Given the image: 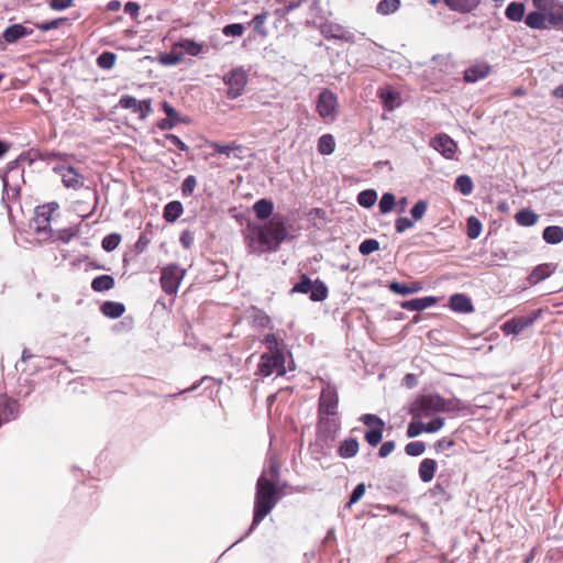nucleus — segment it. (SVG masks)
<instances>
[{"label":"nucleus","mask_w":563,"mask_h":563,"mask_svg":"<svg viewBox=\"0 0 563 563\" xmlns=\"http://www.w3.org/2000/svg\"><path fill=\"white\" fill-rule=\"evenodd\" d=\"M280 467L277 462H271L256 482L253 520L247 533L254 530L264 518L271 514L276 504L284 496L283 486L279 485Z\"/></svg>","instance_id":"f257e3e1"},{"label":"nucleus","mask_w":563,"mask_h":563,"mask_svg":"<svg viewBox=\"0 0 563 563\" xmlns=\"http://www.w3.org/2000/svg\"><path fill=\"white\" fill-rule=\"evenodd\" d=\"M249 246L260 253L275 252L288 239L286 218L275 213L267 223L249 227Z\"/></svg>","instance_id":"f03ea898"},{"label":"nucleus","mask_w":563,"mask_h":563,"mask_svg":"<svg viewBox=\"0 0 563 563\" xmlns=\"http://www.w3.org/2000/svg\"><path fill=\"white\" fill-rule=\"evenodd\" d=\"M550 4L543 12H529L525 24L532 30L543 31L551 27L563 32V2L550 0Z\"/></svg>","instance_id":"7ed1b4c3"},{"label":"nucleus","mask_w":563,"mask_h":563,"mask_svg":"<svg viewBox=\"0 0 563 563\" xmlns=\"http://www.w3.org/2000/svg\"><path fill=\"white\" fill-rule=\"evenodd\" d=\"M21 159H23L22 155L7 164L3 175L2 200H13L20 196L21 186L24 183V169L20 166Z\"/></svg>","instance_id":"20e7f679"},{"label":"nucleus","mask_w":563,"mask_h":563,"mask_svg":"<svg viewBox=\"0 0 563 563\" xmlns=\"http://www.w3.org/2000/svg\"><path fill=\"white\" fill-rule=\"evenodd\" d=\"M439 394H427L416 398L410 408L413 417H430L438 412L451 411L453 408Z\"/></svg>","instance_id":"39448f33"},{"label":"nucleus","mask_w":563,"mask_h":563,"mask_svg":"<svg viewBox=\"0 0 563 563\" xmlns=\"http://www.w3.org/2000/svg\"><path fill=\"white\" fill-rule=\"evenodd\" d=\"M357 420L365 427L364 441L371 448H376L383 440L386 422L375 413L361 415Z\"/></svg>","instance_id":"423d86ee"},{"label":"nucleus","mask_w":563,"mask_h":563,"mask_svg":"<svg viewBox=\"0 0 563 563\" xmlns=\"http://www.w3.org/2000/svg\"><path fill=\"white\" fill-rule=\"evenodd\" d=\"M290 292L308 295L312 301H323L328 297V287L319 278L312 280L307 274H302L299 282L292 286Z\"/></svg>","instance_id":"0eeeda50"},{"label":"nucleus","mask_w":563,"mask_h":563,"mask_svg":"<svg viewBox=\"0 0 563 563\" xmlns=\"http://www.w3.org/2000/svg\"><path fill=\"white\" fill-rule=\"evenodd\" d=\"M222 80L229 87L225 97L229 100H235L243 95L247 85V71L242 66L234 67L223 75Z\"/></svg>","instance_id":"6e6552de"},{"label":"nucleus","mask_w":563,"mask_h":563,"mask_svg":"<svg viewBox=\"0 0 563 563\" xmlns=\"http://www.w3.org/2000/svg\"><path fill=\"white\" fill-rule=\"evenodd\" d=\"M186 271L180 268L177 264H168L161 271V287L167 295H173L178 291L179 285L185 277Z\"/></svg>","instance_id":"1a4fd4ad"},{"label":"nucleus","mask_w":563,"mask_h":563,"mask_svg":"<svg viewBox=\"0 0 563 563\" xmlns=\"http://www.w3.org/2000/svg\"><path fill=\"white\" fill-rule=\"evenodd\" d=\"M275 372L277 375H284L286 373L284 353L262 354L257 365L256 375L268 377Z\"/></svg>","instance_id":"9d476101"},{"label":"nucleus","mask_w":563,"mask_h":563,"mask_svg":"<svg viewBox=\"0 0 563 563\" xmlns=\"http://www.w3.org/2000/svg\"><path fill=\"white\" fill-rule=\"evenodd\" d=\"M542 314V309H536L527 316L514 317L507 319L500 330L505 335H518L525 329L531 327Z\"/></svg>","instance_id":"9b49d317"},{"label":"nucleus","mask_w":563,"mask_h":563,"mask_svg":"<svg viewBox=\"0 0 563 563\" xmlns=\"http://www.w3.org/2000/svg\"><path fill=\"white\" fill-rule=\"evenodd\" d=\"M316 111L324 122H332L338 114V98L329 89H323L316 102Z\"/></svg>","instance_id":"f8f14e48"},{"label":"nucleus","mask_w":563,"mask_h":563,"mask_svg":"<svg viewBox=\"0 0 563 563\" xmlns=\"http://www.w3.org/2000/svg\"><path fill=\"white\" fill-rule=\"evenodd\" d=\"M339 429L340 421L338 415L318 416V439L324 442L325 445L329 446L335 440V435Z\"/></svg>","instance_id":"ddd939ff"},{"label":"nucleus","mask_w":563,"mask_h":563,"mask_svg":"<svg viewBox=\"0 0 563 563\" xmlns=\"http://www.w3.org/2000/svg\"><path fill=\"white\" fill-rule=\"evenodd\" d=\"M53 170L62 177L63 185L66 188L78 190L85 185L84 175L70 165H57Z\"/></svg>","instance_id":"4468645a"},{"label":"nucleus","mask_w":563,"mask_h":563,"mask_svg":"<svg viewBox=\"0 0 563 563\" xmlns=\"http://www.w3.org/2000/svg\"><path fill=\"white\" fill-rule=\"evenodd\" d=\"M431 146L445 159H453L457 151L456 142L445 133L437 134L431 141Z\"/></svg>","instance_id":"2eb2a0df"},{"label":"nucleus","mask_w":563,"mask_h":563,"mask_svg":"<svg viewBox=\"0 0 563 563\" xmlns=\"http://www.w3.org/2000/svg\"><path fill=\"white\" fill-rule=\"evenodd\" d=\"M338 394L336 390L330 386L322 389L319 398L318 416L338 415Z\"/></svg>","instance_id":"dca6fc26"},{"label":"nucleus","mask_w":563,"mask_h":563,"mask_svg":"<svg viewBox=\"0 0 563 563\" xmlns=\"http://www.w3.org/2000/svg\"><path fill=\"white\" fill-rule=\"evenodd\" d=\"M450 486V479L440 474L435 485L429 489V495L435 500V504L449 503L452 499V494L449 492Z\"/></svg>","instance_id":"f3484780"},{"label":"nucleus","mask_w":563,"mask_h":563,"mask_svg":"<svg viewBox=\"0 0 563 563\" xmlns=\"http://www.w3.org/2000/svg\"><path fill=\"white\" fill-rule=\"evenodd\" d=\"M56 208H58V205L56 202L37 208L35 217L33 218V223L35 225L34 228L37 233L45 232L49 228L52 212Z\"/></svg>","instance_id":"a211bd4d"},{"label":"nucleus","mask_w":563,"mask_h":563,"mask_svg":"<svg viewBox=\"0 0 563 563\" xmlns=\"http://www.w3.org/2000/svg\"><path fill=\"white\" fill-rule=\"evenodd\" d=\"M161 108L166 114V118L159 120L157 122V128L162 131H169L174 129L178 123H180L181 115L180 113L167 101H163L161 103Z\"/></svg>","instance_id":"6ab92c4d"},{"label":"nucleus","mask_w":563,"mask_h":563,"mask_svg":"<svg viewBox=\"0 0 563 563\" xmlns=\"http://www.w3.org/2000/svg\"><path fill=\"white\" fill-rule=\"evenodd\" d=\"M492 70V66L485 62L468 66L463 73L465 82L474 84L486 78Z\"/></svg>","instance_id":"aec40b11"},{"label":"nucleus","mask_w":563,"mask_h":563,"mask_svg":"<svg viewBox=\"0 0 563 563\" xmlns=\"http://www.w3.org/2000/svg\"><path fill=\"white\" fill-rule=\"evenodd\" d=\"M449 308L457 313H471L474 311L472 299L463 292H456L450 296Z\"/></svg>","instance_id":"412c9836"},{"label":"nucleus","mask_w":563,"mask_h":563,"mask_svg":"<svg viewBox=\"0 0 563 563\" xmlns=\"http://www.w3.org/2000/svg\"><path fill=\"white\" fill-rule=\"evenodd\" d=\"M439 298L435 296L417 297L400 302L402 309L409 311H422L438 303Z\"/></svg>","instance_id":"4be33fe9"},{"label":"nucleus","mask_w":563,"mask_h":563,"mask_svg":"<svg viewBox=\"0 0 563 563\" xmlns=\"http://www.w3.org/2000/svg\"><path fill=\"white\" fill-rule=\"evenodd\" d=\"M377 96L382 106L387 111H393L399 106L400 95L391 86H384L378 88Z\"/></svg>","instance_id":"5701e85b"},{"label":"nucleus","mask_w":563,"mask_h":563,"mask_svg":"<svg viewBox=\"0 0 563 563\" xmlns=\"http://www.w3.org/2000/svg\"><path fill=\"white\" fill-rule=\"evenodd\" d=\"M387 288L396 295L408 296L411 294L419 292L423 289L420 282H413L411 284L400 283L398 280H391L388 283Z\"/></svg>","instance_id":"b1692460"},{"label":"nucleus","mask_w":563,"mask_h":563,"mask_svg":"<svg viewBox=\"0 0 563 563\" xmlns=\"http://www.w3.org/2000/svg\"><path fill=\"white\" fill-rule=\"evenodd\" d=\"M444 4L454 12L462 14L471 13L478 8L482 0H442Z\"/></svg>","instance_id":"393cba45"},{"label":"nucleus","mask_w":563,"mask_h":563,"mask_svg":"<svg viewBox=\"0 0 563 563\" xmlns=\"http://www.w3.org/2000/svg\"><path fill=\"white\" fill-rule=\"evenodd\" d=\"M438 470V463L433 459H423L418 468L419 478L422 483H429L434 478Z\"/></svg>","instance_id":"a878e982"},{"label":"nucleus","mask_w":563,"mask_h":563,"mask_svg":"<svg viewBox=\"0 0 563 563\" xmlns=\"http://www.w3.org/2000/svg\"><path fill=\"white\" fill-rule=\"evenodd\" d=\"M526 5L521 1H511L505 10V16L511 22H520L526 19Z\"/></svg>","instance_id":"bb28decb"},{"label":"nucleus","mask_w":563,"mask_h":563,"mask_svg":"<svg viewBox=\"0 0 563 563\" xmlns=\"http://www.w3.org/2000/svg\"><path fill=\"white\" fill-rule=\"evenodd\" d=\"M542 239L547 244L556 245L563 241V227L548 225L542 231Z\"/></svg>","instance_id":"cd10ccee"},{"label":"nucleus","mask_w":563,"mask_h":563,"mask_svg":"<svg viewBox=\"0 0 563 563\" xmlns=\"http://www.w3.org/2000/svg\"><path fill=\"white\" fill-rule=\"evenodd\" d=\"M517 224L521 227H532L539 220V214L530 208H521L515 214Z\"/></svg>","instance_id":"c85d7f7f"},{"label":"nucleus","mask_w":563,"mask_h":563,"mask_svg":"<svg viewBox=\"0 0 563 563\" xmlns=\"http://www.w3.org/2000/svg\"><path fill=\"white\" fill-rule=\"evenodd\" d=\"M253 210L260 220L271 219L274 216V203L272 200L263 198L254 203Z\"/></svg>","instance_id":"c756f323"},{"label":"nucleus","mask_w":563,"mask_h":563,"mask_svg":"<svg viewBox=\"0 0 563 563\" xmlns=\"http://www.w3.org/2000/svg\"><path fill=\"white\" fill-rule=\"evenodd\" d=\"M184 212L183 203L178 200L169 201L163 210V218L166 222H175Z\"/></svg>","instance_id":"7c9ffc66"},{"label":"nucleus","mask_w":563,"mask_h":563,"mask_svg":"<svg viewBox=\"0 0 563 563\" xmlns=\"http://www.w3.org/2000/svg\"><path fill=\"white\" fill-rule=\"evenodd\" d=\"M100 310L103 316L110 319H118L124 313L125 306L118 301L108 300L100 306Z\"/></svg>","instance_id":"2f4dec72"},{"label":"nucleus","mask_w":563,"mask_h":563,"mask_svg":"<svg viewBox=\"0 0 563 563\" xmlns=\"http://www.w3.org/2000/svg\"><path fill=\"white\" fill-rule=\"evenodd\" d=\"M175 48H180L183 54L198 56L203 49V44L191 38H184L175 44Z\"/></svg>","instance_id":"473e14b6"},{"label":"nucleus","mask_w":563,"mask_h":563,"mask_svg":"<svg viewBox=\"0 0 563 563\" xmlns=\"http://www.w3.org/2000/svg\"><path fill=\"white\" fill-rule=\"evenodd\" d=\"M454 189L463 196H470L474 189L473 179L466 174L459 175L454 181Z\"/></svg>","instance_id":"72a5a7b5"},{"label":"nucleus","mask_w":563,"mask_h":563,"mask_svg":"<svg viewBox=\"0 0 563 563\" xmlns=\"http://www.w3.org/2000/svg\"><path fill=\"white\" fill-rule=\"evenodd\" d=\"M114 284V278L111 275H100L92 279L91 288L96 292H102L112 289Z\"/></svg>","instance_id":"f704fd0d"},{"label":"nucleus","mask_w":563,"mask_h":563,"mask_svg":"<svg viewBox=\"0 0 563 563\" xmlns=\"http://www.w3.org/2000/svg\"><path fill=\"white\" fill-rule=\"evenodd\" d=\"M378 195L377 191L373 188L364 189L357 194L356 200L357 203L365 208H372L377 201Z\"/></svg>","instance_id":"c9c22d12"},{"label":"nucleus","mask_w":563,"mask_h":563,"mask_svg":"<svg viewBox=\"0 0 563 563\" xmlns=\"http://www.w3.org/2000/svg\"><path fill=\"white\" fill-rule=\"evenodd\" d=\"M262 343L268 350L267 353H284L283 345L284 340L279 338L276 333H268L264 336Z\"/></svg>","instance_id":"e433bc0d"},{"label":"nucleus","mask_w":563,"mask_h":563,"mask_svg":"<svg viewBox=\"0 0 563 563\" xmlns=\"http://www.w3.org/2000/svg\"><path fill=\"white\" fill-rule=\"evenodd\" d=\"M549 267L548 264L536 266L528 276L529 284L537 285L547 279L552 273Z\"/></svg>","instance_id":"4c0bfd02"},{"label":"nucleus","mask_w":563,"mask_h":563,"mask_svg":"<svg viewBox=\"0 0 563 563\" xmlns=\"http://www.w3.org/2000/svg\"><path fill=\"white\" fill-rule=\"evenodd\" d=\"M397 206L396 196L390 192H384L378 201V209L380 214H387L391 212Z\"/></svg>","instance_id":"58836bf2"},{"label":"nucleus","mask_w":563,"mask_h":563,"mask_svg":"<svg viewBox=\"0 0 563 563\" xmlns=\"http://www.w3.org/2000/svg\"><path fill=\"white\" fill-rule=\"evenodd\" d=\"M400 0H380L376 5V12L379 15H389L399 10Z\"/></svg>","instance_id":"ea45409f"},{"label":"nucleus","mask_w":563,"mask_h":563,"mask_svg":"<svg viewBox=\"0 0 563 563\" xmlns=\"http://www.w3.org/2000/svg\"><path fill=\"white\" fill-rule=\"evenodd\" d=\"M268 13L266 11H262L261 13L253 16L252 21L250 22V25L253 26L254 31L263 36L266 37L268 35V30L265 27V22L267 21Z\"/></svg>","instance_id":"a19ab883"},{"label":"nucleus","mask_w":563,"mask_h":563,"mask_svg":"<svg viewBox=\"0 0 563 563\" xmlns=\"http://www.w3.org/2000/svg\"><path fill=\"white\" fill-rule=\"evenodd\" d=\"M482 222L481 220L475 216H470L466 219V235L471 240L477 239L482 233Z\"/></svg>","instance_id":"79ce46f5"},{"label":"nucleus","mask_w":563,"mask_h":563,"mask_svg":"<svg viewBox=\"0 0 563 563\" xmlns=\"http://www.w3.org/2000/svg\"><path fill=\"white\" fill-rule=\"evenodd\" d=\"M18 413V404L12 400H4L0 402V417L5 421L15 419Z\"/></svg>","instance_id":"37998d69"},{"label":"nucleus","mask_w":563,"mask_h":563,"mask_svg":"<svg viewBox=\"0 0 563 563\" xmlns=\"http://www.w3.org/2000/svg\"><path fill=\"white\" fill-rule=\"evenodd\" d=\"M318 152L322 155H330L334 152L335 142L331 134H323L318 140Z\"/></svg>","instance_id":"c03bdc74"},{"label":"nucleus","mask_w":563,"mask_h":563,"mask_svg":"<svg viewBox=\"0 0 563 563\" xmlns=\"http://www.w3.org/2000/svg\"><path fill=\"white\" fill-rule=\"evenodd\" d=\"M183 59V53L176 52L174 47L170 52L163 53L158 55V62L164 66H175L178 65Z\"/></svg>","instance_id":"a18cd8bd"},{"label":"nucleus","mask_w":563,"mask_h":563,"mask_svg":"<svg viewBox=\"0 0 563 563\" xmlns=\"http://www.w3.org/2000/svg\"><path fill=\"white\" fill-rule=\"evenodd\" d=\"M21 24H11L2 33L1 37L4 42L12 44L22 38Z\"/></svg>","instance_id":"49530a36"},{"label":"nucleus","mask_w":563,"mask_h":563,"mask_svg":"<svg viewBox=\"0 0 563 563\" xmlns=\"http://www.w3.org/2000/svg\"><path fill=\"white\" fill-rule=\"evenodd\" d=\"M428 206H429V203L427 200L419 199L409 210L410 218L415 222L421 220L428 210Z\"/></svg>","instance_id":"de8ad7c7"},{"label":"nucleus","mask_w":563,"mask_h":563,"mask_svg":"<svg viewBox=\"0 0 563 563\" xmlns=\"http://www.w3.org/2000/svg\"><path fill=\"white\" fill-rule=\"evenodd\" d=\"M115 60H117V55L112 52L106 51V52H102L97 57L96 62H97L98 67H100L102 69H111L114 66Z\"/></svg>","instance_id":"09e8293b"},{"label":"nucleus","mask_w":563,"mask_h":563,"mask_svg":"<svg viewBox=\"0 0 563 563\" xmlns=\"http://www.w3.org/2000/svg\"><path fill=\"white\" fill-rule=\"evenodd\" d=\"M121 242V235L119 233H110L107 234L102 241L101 246L106 252L114 251Z\"/></svg>","instance_id":"8fccbe9b"},{"label":"nucleus","mask_w":563,"mask_h":563,"mask_svg":"<svg viewBox=\"0 0 563 563\" xmlns=\"http://www.w3.org/2000/svg\"><path fill=\"white\" fill-rule=\"evenodd\" d=\"M426 443L423 441H411L406 444L405 453L408 456L417 457L424 453Z\"/></svg>","instance_id":"3c124183"},{"label":"nucleus","mask_w":563,"mask_h":563,"mask_svg":"<svg viewBox=\"0 0 563 563\" xmlns=\"http://www.w3.org/2000/svg\"><path fill=\"white\" fill-rule=\"evenodd\" d=\"M378 250H379V242L373 238L365 239L358 245V251L364 256H367Z\"/></svg>","instance_id":"603ef678"},{"label":"nucleus","mask_w":563,"mask_h":563,"mask_svg":"<svg viewBox=\"0 0 563 563\" xmlns=\"http://www.w3.org/2000/svg\"><path fill=\"white\" fill-rule=\"evenodd\" d=\"M66 22H68L67 18H57L49 21L38 22L35 26L43 32H48L51 30L58 29Z\"/></svg>","instance_id":"864d4df0"},{"label":"nucleus","mask_w":563,"mask_h":563,"mask_svg":"<svg viewBox=\"0 0 563 563\" xmlns=\"http://www.w3.org/2000/svg\"><path fill=\"white\" fill-rule=\"evenodd\" d=\"M119 106L122 109H131L134 113H136V109H140V101L136 100L133 96L123 95L119 100Z\"/></svg>","instance_id":"5fc2aeb1"},{"label":"nucleus","mask_w":563,"mask_h":563,"mask_svg":"<svg viewBox=\"0 0 563 563\" xmlns=\"http://www.w3.org/2000/svg\"><path fill=\"white\" fill-rule=\"evenodd\" d=\"M256 313L254 316V322L260 327V328H263V329H272L273 325H272V320L269 318V316L261 310V309H255Z\"/></svg>","instance_id":"6e6d98bb"},{"label":"nucleus","mask_w":563,"mask_h":563,"mask_svg":"<svg viewBox=\"0 0 563 563\" xmlns=\"http://www.w3.org/2000/svg\"><path fill=\"white\" fill-rule=\"evenodd\" d=\"M197 187V178L194 175L187 176L181 184V194L185 197L192 195Z\"/></svg>","instance_id":"4d7b16f0"},{"label":"nucleus","mask_w":563,"mask_h":563,"mask_svg":"<svg viewBox=\"0 0 563 563\" xmlns=\"http://www.w3.org/2000/svg\"><path fill=\"white\" fill-rule=\"evenodd\" d=\"M426 431L422 421L412 420L408 423L406 434L408 438H416Z\"/></svg>","instance_id":"13d9d810"},{"label":"nucleus","mask_w":563,"mask_h":563,"mask_svg":"<svg viewBox=\"0 0 563 563\" xmlns=\"http://www.w3.org/2000/svg\"><path fill=\"white\" fill-rule=\"evenodd\" d=\"M413 225H415V221L408 217H398L395 220V231L397 233H404L405 231L412 228Z\"/></svg>","instance_id":"bf43d9fd"},{"label":"nucleus","mask_w":563,"mask_h":563,"mask_svg":"<svg viewBox=\"0 0 563 563\" xmlns=\"http://www.w3.org/2000/svg\"><path fill=\"white\" fill-rule=\"evenodd\" d=\"M244 32V25L242 23H231L222 29L224 36H241Z\"/></svg>","instance_id":"052dcab7"},{"label":"nucleus","mask_w":563,"mask_h":563,"mask_svg":"<svg viewBox=\"0 0 563 563\" xmlns=\"http://www.w3.org/2000/svg\"><path fill=\"white\" fill-rule=\"evenodd\" d=\"M444 422H445L444 418L434 417V418L430 419L428 422H423V426L426 428L424 432L434 433V432L439 431L444 426Z\"/></svg>","instance_id":"680f3d73"},{"label":"nucleus","mask_w":563,"mask_h":563,"mask_svg":"<svg viewBox=\"0 0 563 563\" xmlns=\"http://www.w3.org/2000/svg\"><path fill=\"white\" fill-rule=\"evenodd\" d=\"M211 146H212L214 153L224 154L227 156H230V154L233 150H239L241 147L240 145H236L235 143H230V144L212 143Z\"/></svg>","instance_id":"e2e57ef3"},{"label":"nucleus","mask_w":563,"mask_h":563,"mask_svg":"<svg viewBox=\"0 0 563 563\" xmlns=\"http://www.w3.org/2000/svg\"><path fill=\"white\" fill-rule=\"evenodd\" d=\"M380 443L382 444H380V446L378 449L377 455L380 459H386L395 450L396 442L394 440H387V441H384V442H380Z\"/></svg>","instance_id":"0e129e2a"},{"label":"nucleus","mask_w":563,"mask_h":563,"mask_svg":"<svg viewBox=\"0 0 563 563\" xmlns=\"http://www.w3.org/2000/svg\"><path fill=\"white\" fill-rule=\"evenodd\" d=\"M455 445V441L453 439H450V438H442V439H439L435 443H434V450L437 453H440V452H444V451H448L450 450L451 448H453Z\"/></svg>","instance_id":"69168bd1"},{"label":"nucleus","mask_w":563,"mask_h":563,"mask_svg":"<svg viewBox=\"0 0 563 563\" xmlns=\"http://www.w3.org/2000/svg\"><path fill=\"white\" fill-rule=\"evenodd\" d=\"M338 453L343 459L352 457V437L346 438L339 446Z\"/></svg>","instance_id":"338daca9"},{"label":"nucleus","mask_w":563,"mask_h":563,"mask_svg":"<svg viewBox=\"0 0 563 563\" xmlns=\"http://www.w3.org/2000/svg\"><path fill=\"white\" fill-rule=\"evenodd\" d=\"M195 241L194 233L190 230H184L179 236V242L184 249L188 250L192 246Z\"/></svg>","instance_id":"774afa93"}]
</instances>
